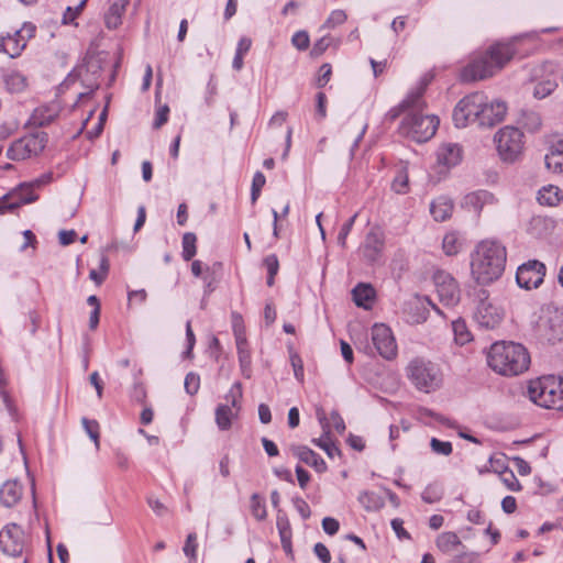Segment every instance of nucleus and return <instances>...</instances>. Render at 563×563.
Wrapping results in <instances>:
<instances>
[{"label": "nucleus", "mask_w": 563, "mask_h": 563, "mask_svg": "<svg viewBox=\"0 0 563 563\" xmlns=\"http://www.w3.org/2000/svg\"><path fill=\"white\" fill-rule=\"evenodd\" d=\"M506 261L504 245L496 241H482L471 255V274L477 284L489 285L500 278Z\"/></svg>", "instance_id": "obj_1"}, {"label": "nucleus", "mask_w": 563, "mask_h": 563, "mask_svg": "<svg viewBox=\"0 0 563 563\" xmlns=\"http://www.w3.org/2000/svg\"><path fill=\"white\" fill-rule=\"evenodd\" d=\"M487 363L500 375L516 376L528 369L530 355L520 343L495 342L487 354Z\"/></svg>", "instance_id": "obj_2"}, {"label": "nucleus", "mask_w": 563, "mask_h": 563, "mask_svg": "<svg viewBox=\"0 0 563 563\" xmlns=\"http://www.w3.org/2000/svg\"><path fill=\"white\" fill-rule=\"evenodd\" d=\"M515 55V48L509 43H497L489 49L475 57L461 71V80L465 82L482 80L500 70Z\"/></svg>", "instance_id": "obj_3"}, {"label": "nucleus", "mask_w": 563, "mask_h": 563, "mask_svg": "<svg viewBox=\"0 0 563 563\" xmlns=\"http://www.w3.org/2000/svg\"><path fill=\"white\" fill-rule=\"evenodd\" d=\"M533 334L541 343L556 344L563 340V308L545 305L533 322Z\"/></svg>", "instance_id": "obj_4"}, {"label": "nucleus", "mask_w": 563, "mask_h": 563, "mask_svg": "<svg viewBox=\"0 0 563 563\" xmlns=\"http://www.w3.org/2000/svg\"><path fill=\"white\" fill-rule=\"evenodd\" d=\"M406 372L411 384L420 391L431 393L442 384L440 367L422 357L411 360L407 365Z\"/></svg>", "instance_id": "obj_5"}, {"label": "nucleus", "mask_w": 563, "mask_h": 563, "mask_svg": "<svg viewBox=\"0 0 563 563\" xmlns=\"http://www.w3.org/2000/svg\"><path fill=\"white\" fill-rule=\"evenodd\" d=\"M560 378L550 375L530 382L528 396L531 401L544 408L563 410V395L560 393Z\"/></svg>", "instance_id": "obj_6"}, {"label": "nucleus", "mask_w": 563, "mask_h": 563, "mask_svg": "<svg viewBox=\"0 0 563 563\" xmlns=\"http://www.w3.org/2000/svg\"><path fill=\"white\" fill-rule=\"evenodd\" d=\"M523 133L515 126H504L494 136L499 157L506 163L516 162L523 152Z\"/></svg>", "instance_id": "obj_7"}, {"label": "nucleus", "mask_w": 563, "mask_h": 563, "mask_svg": "<svg viewBox=\"0 0 563 563\" xmlns=\"http://www.w3.org/2000/svg\"><path fill=\"white\" fill-rule=\"evenodd\" d=\"M422 110H413L402 121L404 132L418 143L427 142L437 132L439 119L435 115H423Z\"/></svg>", "instance_id": "obj_8"}, {"label": "nucleus", "mask_w": 563, "mask_h": 563, "mask_svg": "<svg viewBox=\"0 0 563 563\" xmlns=\"http://www.w3.org/2000/svg\"><path fill=\"white\" fill-rule=\"evenodd\" d=\"M474 319L481 328L487 330L497 328L504 319V310L489 300V292L484 288L476 291Z\"/></svg>", "instance_id": "obj_9"}, {"label": "nucleus", "mask_w": 563, "mask_h": 563, "mask_svg": "<svg viewBox=\"0 0 563 563\" xmlns=\"http://www.w3.org/2000/svg\"><path fill=\"white\" fill-rule=\"evenodd\" d=\"M48 141L46 132L40 131L25 135L14 141L7 151L8 158L12 161H22L38 155L45 148Z\"/></svg>", "instance_id": "obj_10"}, {"label": "nucleus", "mask_w": 563, "mask_h": 563, "mask_svg": "<svg viewBox=\"0 0 563 563\" xmlns=\"http://www.w3.org/2000/svg\"><path fill=\"white\" fill-rule=\"evenodd\" d=\"M485 95L476 91L465 96L455 106L452 119L456 128H465L470 123L476 122L481 107L484 106Z\"/></svg>", "instance_id": "obj_11"}, {"label": "nucleus", "mask_w": 563, "mask_h": 563, "mask_svg": "<svg viewBox=\"0 0 563 563\" xmlns=\"http://www.w3.org/2000/svg\"><path fill=\"white\" fill-rule=\"evenodd\" d=\"M545 265L538 260H530L517 268L516 282L520 288H538L545 276Z\"/></svg>", "instance_id": "obj_12"}, {"label": "nucleus", "mask_w": 563, "mask_h": 563, "mask_svg": "<svg viewBox=\"0 0 563 563\" xmlns=\"http://www.w3.org/2000/svg\"><path fill=\"white\" fill-rule=\"evenodd\" d=\"M242 396L241 384L235 383L229 394L225 396L228 402L231 405H219L216 408V423L222 431L229 430L232 426V420L238 417L240 407L238 399Z\"/></svg>", "instance_id": "obj_13"}, {"label": "nucleus", "mask_w": 563, "mask_h": 563, "mask_svg": "<svg viewBox=\"0 0 563 563\" xmlns=\"http://www.w3.org/2000/svg\"><path fill=\"white\" fill-rule=\"evenodd\" d=\"M429 82L430 80L427 78L421 79L418 86L408 93L406 99H404L397 107L388 111L387 118L390 121H394L405 111L410 113L413 110H422L426 106L423 95Z\"/></svg>", "instance_id": "obj_14"}, {"label": "nucleus", "mask_w": 563, "mask_h": 563, "mask_svg": "<svg viewBox=\"0 0 563 563\" xmlns=\"http://www.w3.org/2000/svg\"><path fill=\"white\" fill-rule=\"evenodd\" d=\"M0 548L10 556H19L24 549V532L20 526L11 523L0 531Z\"/></svg>", "instance_id": "obj_15"}, {"label": "nucleus", "mask_w": 563, "mask_h": 563, "mask_svg": "<svg viewBox=\"0 0 563 563\" xmlns=\"http://www.w3.org/2000/svg\"><path fill=\"white\" fill-rule=\"evenodd\" d=\"M434 284L440 301L453 307L460 301V288L456 280L448 273L438 272L434 275Z\"/></svg>", "instance_id": "obj_16"}, {"label": "nucleus", "mask_w": 563, "mask_h": 563, "mask_svg": "<svg viewBox=\"0 0 563 563\" xmlns=\"http://www.w3.org/2000/svg\"><path fill=\"white\" fill-rule=\"evenodd\" d=\"M372 341L378 354L391 360L397 354V344L391 330L385 324H375L372 328Z\"/></svg>", "instance_id": "obj_17"}, {"label": "nucleus", "mask_w": 563, "mask_h": 563, "mask_svg": "<svg viewBox=\"0 0 563 563\" xmlns=\"http://www.w3.org/2000/svg\"><path fill=\"white\" fill-rule=\"evenodd\" d=\"M385 245L384 234L383 232L374 228L372 229L365 238L362 253L363 257L368 262L369 264H375L379 261L383 254Z\"/></svg>", "instance_id": "obj_18"}, {"label": "nucleus", "mask_w": 563, "mask_h": 563, "mask_svg": "<svg viewBox=\"0 0 563 563\" xmlns=\"http://www.w3.org/2000/svg\"><path fill=\"white\" fill-rule=\"evenodd\" d=\"M507 111L503 101L488 102L485 96L484 106L479 109L477 124L481 126H493L504 120Z\"/></svg>", "instance_id": "obj_19"}, {"label": "nucleus", "mask_w": 563, "mask_h": 563, "mask_svg": "<svg viewBox=\"0 0 563 563\" xmlns=\"http://www.w3.org/2000/svg\"><path fill=\"white\" fill-rule=\"evenodd\" d=\"M34 184H23L12 194L4 196L5 200H12L0 203V212L4 213L7 210H14L22 205L31 203L37 200V196L33 192Z\"/></svg>", "instance_id": "obj_20"}, {"label": "nucleus", "mask_w": 563, "mask_h": 563, "mask_svg": "<svg viewBox=\"0 0 563 563\" xmlns=\"http://www.w3.org/2000/svg\"><path fill=\"white\" fill-rule=\"evenodd\" d=\"M463 150L457 143L442 144L437 151V163L444 170H448L462 161Z\"/></svg>", "instance_id": "obj_21"}, {"label": "nucleus", "mask_w": 563, "mask_h": 563, "mask_svg": "<svg viewBox=\"0 0 563 563\" xmlns=\"http://www.w3.org/2000/svg\"><path fill=\"white\" fill-rule=\"evenodd\" d=\"M22 31H26L29 37L33 36L35 27L31 24H25L22 30H16L13 34L8 33L5 35L7 55L11 58L20 56L21 52L26 46V41L21 34Z\"/></svg>", "instance_id": "obj_22"}, {"label": "nucleus", "mask_w": 563, "mask_h": 563, "mask_svg": "<svg viewBox=\"0 0 563 563\" xmlns=\"http://www.w3.org/2000/svg\"><path fill=\"white\" fill-rule=\"evenodd\" d=\"M291 452L301 462L313 467L318 473H323L328 468L324 460L306 445H292Z\"/></svg>", "instance_id": "obj_23"}, {"label": "nucleus", "mask_w": 563, "mask_h": 563, "mask_svg": "<svg viewBox=\"0 0 563 563\" xmlns=\"http://www.w3.org/2000/svg\"><path fill=\"white\" fill-rule=\"evenodd\" d=\"M317 417L324 430V435L318 440L314 439L312 442L322 449L330 459H333L335 455H340L341 451L329 438V423L324 411L322 409H318Z\"/></svg>", "instance_id": "obj_24"}, {"label": "nucleus", "mask_w": 563, "mask_h": 563, "mask_svg": "<svg viewBox=\"0 0 563 563\" xmlns=\"http://www.w3.org/2000/svg\"><path fill=\"white\" fill-rule=\"evenodd\" d=\"M236 349L241 373L245 378L252 376V357L245 336L235 333Z\"/></svg>", "instance_id": "obj_25"}, {"label": "nucleus", "mask_w": 563, "mask_h": 563, "mask_svg": "<svg viewBox=\"0 0 563 563\" xmlns=\"http://www.w3.org/2000/svg\"><path fill=\"white\" fill-rule=\"evenodd\" d=\"M426 303L431 305L437 312L440 310L427 298V297H416L412 301L408 302L409 309V320L412 323H421L424 322L428 318V310L426 308Z\"/></svg>", "instance_id": "obj_26"}, {"label": "nucleus", "mask_w": 563, "mask_h": 563, "mask_svg": "<svg viewBox=\"0 0 563 563\" xmlns=\"http://www.w3.org/2000/svg\"><path fill=\"white\" fill-rule=\"evenodd\" d=\"M22 497V485L16 481H7L0 488V503L5 507L16 505Z\"/></svg>", "instance_id": "obj_27"}, {"label": "nucleus", "mask_w": 563, "mask_h": 563, "mask_svg": "<svg viewBox=\"0 0 563 563\" xmlns=\"http://www.w3.org/2000/svg\"><path fill=\"white\" fill-rule=\"evenodd\" d=\"M276 527L280 537V542L286 554H292V545H291V527L289 519L285 512L278 510L276 518Z\"/></svg>", "instance_id": "obj_28"}, {"label": "nucleus", "mask_w": 563, "mask_h": 563, "mask_svg": "<svg viewBox=\"0 0 563 563\" xmlns=\"http://www.w3.org/2000/svg\"><path fill=\"white\" fill-rule=\"evenodd\" d=\"M453 208V201L448 197L441 196L431 202L430 212L435 221L443 222L452 216Z\"/></svg>", "instance_id": "obj_29"}, {"label": "nucleus", "mask_w": 563, "mask_h": 563, "mask_svg": "<svg viewBox=\"0 0 563 563\" xmlns=\"http://www.w3.org/2000/svg\"><path fill=\"white\" fill-rule=\"evenodd\" d=\"M545 166L548 169L563 174V140L554 143L550 152L544 157Z\"/></svg>", "instance_id": "obj_30"}, {"label": "nucleus", "mask_w": 563, "mask_h": 563, "mask_svg": "<svg viewBox=\"0 0 563 563\" xmlns=\"http://www.w3.org/2000/svg\"><path fill=\"white\" fill-rule=\"evenodd\" d=\"M352 296L355 305L368 309L375 298V289L369 284H357L353 290Z\"/></svg>", "instance_id": "obj_31"}, {"label": "nucleus", "mask_w": 563, "mask_h": 563, "mask_svg": "<svg viewBox=\"0 0 563 563\" xmlns=\"http://www.w3.org/2000/svg\"><path fill=\"white\" fill-rule=\"evenodd\" d=\"M57 115L58 108L56 106H41L33 111L31 122L36 126H46L51 124Z\"/></svg>", "instance_id": "obj_32"}, {"label": "nucleus", "mask_w": 563, "mask_h": 563, "mask_svg": "<svg viewBox=\"0 0 563 563\" xmlns=\"http://www.w3.org/2000/svg\"><path fill=\"white\" fill-rule=\"evenodd\" d=\"M494 199V195L489 191L478 190L466 195L464 201L466 206L472 207L475 212L479 213L486 205H492Z\"/></svg>", "instance_id": "obj_33"}, {"label": "nucleus", "mask_w": 563, "mask_h": 563, "mask_svg": "<svg viewBox=\"0 0 563 563\" xmlns=\"http://www.w3.org/2000/svg\"><path fill=\"white\" fill-rule=\"evenodd\" d=\"M357 500L366 511H377L385 506L384 498L378 494L369 490L361 492Z\"/></svg>", "instance_id": "obj_34"}, {"label": "nucleus", "mask_w": 563, "mask_h": 563, "mask_svg": "<svg viewBox=\"0 0 563 563\" xmlns=\"http://www.w3.org/2000/svg\"><path fill=\"white\" fill-rule=\"evenodd\" d=\"M4 85L10 92H21L26 87V78L16 70H10L3 75Z\"/></svg>", "instance_id": "obj_35"}, {"label": "nucleus", "mask_w": 563, "mask_h": 563, "mask_svg": "<svg viewBox=\"0 0 563 563\" xmlns=\"http://www.w3.org/2000/svg\"><path fill=\"white\" fill-rule=\"evenodd\" d=\"M437 547L443 553H450L454 548L461 545V540L455 532H442L437 538Z\"/></svg>", "instance_id": "obj_36"}, {"label": "nucleus", "mask_w": 563, "mask_h": 563, "mask_svg": "<svg viewBox=\"0 0 563 563\" xmlns=\"http://www.w3.org/2000/svg\"><path fill=\"white\" fill-rule=\"evenodd\" d=\"M252 46V40L246 37V36H243L239 40V43H238V46H236V51H235V55H234V58H233V62H232V67L233 69L235 70H241L242 67H243V57L244 55L250 51Z\"/></svg>", "instance_id": "obj_37"}, {"label": "nucleus", "mask_w": 563, "mask_h": 563, "mask_svg": "<svg viewBox=\"0 0 563 563\" xmlns=\"http://www.w3.org/2000/svg\"><path fill=\"white\" fill-rule=\"evenodd\" d=\"M560 189L555 186H547L539 190L538 201L545 206H555L560 201Z\"/></svg>", "instance_id": "obj_38"}, {"label": "nucleus", "mask_w": 563, "mask_h": 563, "mask_svg": "<svg viewBox=\"0 0 563 563\" xmlns=\"http://www.w3.org/2000/svg\"><path fill=\"white\" fill-rule=\"evenodd\" d=\"M452 329L454 333V340L457 344L464 345L472 340V334L467 329V325L464 320L459 319L453 321Z\"/></svg>", "instance_id": "obj_39"}, {"label": "nucleus", "mask_w": 563, "mask_h": 563, "mask_svg": "<svg viewBox=\"0 0 563 563\" xmlns=\"http://www.w3.org/2000/svg\"><path fill=\"white\" fill-rule=\"evenodd\" d=\"M124 11V4L113 3L106 14V25L110 30L117 29L121 24V15Z\"/></svg>", "instance_id": "obj_40"}, {"label": "nucleus", "mask_w": 563, "mask_h": 563, "mask_svg": "<svg viewBox=\"0 0 563 563\" xmlns=\"http://www.w3.org/2000/svg\"><path fill=\"white\" fill-rule=\"evenodd\" d=\"M197 236L192 232H187L183 236V258L188 262L192 260V257L197 253L196 247Z\"/></svg>", "instance_id": "obj_41"}, {"label": "nucleus", "mask_w": 563, "mask_h": 563, "mask_svg": "<svg viewBox=\"0 0 563 563\" xmlns=\"http://www.w3.org/2000/svg\"><path fill=\"white\" fill-rule=\"evenodd\" d=\"M443 251L446 255H456L461 249V242L455 232L446 233L442 242Z\"/></svg>", "instance_id": "obj_42"}, {"label": "nucleus", "mask_w": 563, "mask_h": 563, "mask_svg": "<svg viewBox=\"0 0 563 563\" xmlns=\"http://www.w3.org/2000/svg\"><path fill=\"white\" fill-rule=\"evenodd\" d=\"M81 424L86 431V433L89 435V438L93 441L97 449H99L100 442V427L97 420H91L86 417L81 419Z\"/></svg>", "instance_id": "obj_43"}, {"label": "nucleus", "mask_w": 563, "mask_h": 563, "mask_svg": "<svg viewBox=\"0 0 563 563\" xmlns=\"http://www.w3.org/2000/svg\"><path fill=\"white\" fill-rule=\"evenodd\" d=\"M500 481L511 492H520L522 489V486L517 479L515 473L508 467H504V470L500 471Z\"/></svg>", "instance_id": "obj_44"}, {"label": "nucleus", "mask_w": 563, "mask_h": 563, "mask_svg": "<svg viewBox=\"0 0 563 563\" xmlns=\"http://www.w3.org/2000/svg\"><path fill=\"white\" fill-rule=\"evenodd\" d=\"M251 511L257 520H264L267 517L265 503L257 493L251 496Z\"/></svg>", "instance_id": "obj_45"}, {"label": "nucleus", "mask_w": 563, "mask_h": 563, "mask_svg": "<svg viewBox=\"0 0 563 563\" xmlns=\"http://www.w3.org/2000/svg\"><path fill=\"white\" fill-rule=\"evenodd\" d=\"M418 415H419L420 419L432 418L437 422H439L443 426L450 427V428H455V426H456L455 422L451 421L449 418H446L438 412H434L433 410L428 409V408H423V407L419 408Z\"/></svg>", "instance_id": "obj_46"}, {"label": "nucleus", "mask_w": 563, "mask_h": 563, "mask_svg": "<svg viewBox=\"0 0 563 563\" xmlns=\"http://www.w3.org/2000/svg\"><path fill=\"white\" fill-rule=\"evenodd\" d=\"M443 489L438 485H429L421 494V498L427 504H434L442 499Z\"/></svg>", "instance_id": "obj_47"}, {"label": "nucleus", "mask_w": 563, "mask_h": 563, "mask_svg": "<svg viewBox=\"0 0 563 563\" xmlns=\"http://www.w3.org/2000/svg\"><path fill=\"white\" fill-rule=\"evenodd\" d=\"M266 178L262 172H256L253 176L251 188V201L255 203L261 195L262 188L265 186Z\"/></svg>", "instance_id": "obj_48"}, {"label": "nucleus", "mask_w": 563, "mask_h": 563, "mask_svg": "<svg viewBox=\"0 0 563 563\" xmlns=\"http://www.w3.org/2000/svg\"><path fill=\"white\" fill-rule=\"evenodd\" d=\"M430 446L433 453L439 455L448 456L452 453V443L449 441H441L437 438H432L430 441Z\"/></svg>", "instance_id": "obj_49"}, {"label": "nucleus", "mask_w": 563, "mask_h": 563, "mask_svg": "<svg viewBox=\"0 0 563 563\" xmlns=\"http://www.w3.org/2000/svg\"><path fill=\"white\" fill-rule=\"evenodd\" d=\"M184 387L187 394L190 396H194L198 393L200 387V377L199 375L190 372L186 375Z\"/></svg>", "instance_id": "obj_50"}, {"label": "nucleus", "mask_w": 563, "mask_h": 563, "mask_svg": "<svg viewBox=\"0 0 563 563\" xmlns=\"http://www.w3.org/2000/svg\"><path fill=\"white\" fill-rule=\"evenodd\" d=\"M347 19L346 13L343 10H334L330 13L329 18L323 24V27L333 29L336 25L343 24Z\"/></svg>", "instance_id": "obj_51"}, {"label": "nucleus", "mask_w": 563, "mask_h": 563, "mask_svg": "<svg viewBox=\"0 0 563 563\" xmlns=\"http://www.w3.org/2000/svg\"><path fill=\"white\" fill-rule=\"evenodd\" d=\"M183 551L186 556H188L191 561H195L197 558V536L196 533L191 532L187 536L185 545L183 548Z\"/></svg>", "instance_id": "obj_52"}, {"label": "nucleus", "mask_w": 563, "mask_h": 563, "mask_svg": "<svg viewBox=\"0 0 563 563\" xmlns=\"http://www.w3.org/2000/svg\"><path fill=\"white\" fill-rule=\"evenodd\" d=\"M292 45L299 51H306L309 47L310 38L306 31H297L291 37Z\"/></svg>", "instance_id": "obj_53"}, {"label": "nucleus", "mask_w": 563, "mask_h": 563, "mask_svg": "<svg viewBox=\"0 0 563 563\" xmlns=\"http://www.w3.org/2000/svg\"><path fill=\"white\" fill-rule=\"evenodd\" d=\"M356 217H357V213L352 216L340 229V232L338 234V244L341 245L342 247H345L346 238L350 234V232L354 225Z\"/></svg>", "instance_id": "obj_54"}, {"label": "nucleus", "mask_w": 563, "mask_h": 563, "mask_svg": "<svg viewBox=\"0 0 563 563\" xmlns=\"http://www.w3.org/2000/svg\"><path fill=\"white\" fill-rule=\"evenodd\" d=\"M331 44V37L329 36H323L321 38H319L312 46L311 51H310V55L311 57H319L321 56L327 49L328 47L330 46Z\"/></svg>", "instance_id": "obj_55"}, {"label": "nucleus", "mask_w": 563, "mask_h": 563, "mask_svg": "<svg viewBox=\"0 0 563 563\" xmlns=\"http://www.w3.org/2000/svg\"><path fill=\"white\" fill-rule=\"evenodd\" d=\"M290 363L294 368V374L297 380L303 382V363L299 354L296 352L290 353Z\"/></svg>", "instance_id": "obj_56"}, {"label": "nucleus", "mask_w": 563, "mask_h": 563, "mask_svg": "<svg viewBox=\"0 0 563 563\" xmlns=\"http://www.w3.org/2000/svg\"><path fill=\"white\" fill-rule=\"evenodd\" d=\"M331 74H332L331 65L328 63L322 64L319 68V74H318L317 81H316L317 87H319V88L324 87L328 84V81L330 80Z\"/></svg>", "instance_id": "obj_57"}, {"label": "nucleus", "mask_w": 563, "mask_h": 563, "mask_svg": "<svg viewBox=\"0 0 563 563\" xmlns=\"http://www.w3.org/2000/svg\"><path fill=\"white\" fill-rule=\"evenodd\" d=\"M393 189L397 192V194H405L407 191V187H408V176H407V173L405 170H401L394 179L393 181V185H391Z\"/></svg>", "instance_id": "obj_58"}, {"label": "nucleus", "mask_w": 563, "mask_h": 563, "mask_svg": "<svg viewBox=\"0 0 563 563\" xmlns=\"http://www.w3.org/2000/svg\"><path fill=\"white\" fill-rule=\"evenodd\" d=\"M86 2H87V0H81L79 2V4L75 8L67 7L66 11L64 13V16H63V22L65 24L73 22L77 18V15L81 12L84 7L86 5Z\"/></svg>", "instance_id": "obj_59"}, {"label": "nucleus", "mask_w": 563, "mask_h": 563, "mask_svg": "<svg viewBox=\"0 0 563 563\" xmlns=\"http://www.w3.org/2000/svg\"><path fill=\"white\" fill-rule=\"evenodd\" d=\"M147 505L148 507L157 515V516H165L168 512L167 507L161 503L157 498L154 496L147 497Z\"/></svg>", "instance_id": "obj_60"}, {"label": "nucleus", "mask_w": 563, "mask_h": 563, "mask_svg": "<svg viewBox=\"0 0 563 563\" xmlns=\"http://www.w3.org/2000/svg\"><path fill=\"white\" fill-rule=\"evenodd\" d=\"M292 504L296 510L300 514L303 519H308L311 515L309 505L301 497H294Z\"/></svg>", "instance_id": "obj_61"}, {"label": "nucleus", "mask_w": 563, "mask_h": 563, "mask_svg": "<svg viewBox=\"0 0 563 563\" xmlns=\"http://www.w3.org/2000/svg\"><path fill=\"white\" fill-rule=\"evenodd\" d=\"M268 275H277L279 269V262L275 254L267 255L263 261Z\"/></svg>", "instance_id": "obj_62"}, {"label": "nucleus", "mask_w": 563, "mask_h": 563, "mask_svg": "<svg viewBox=\"0 0 563 563\" xmlns=\"http://www.w3.org/2000/svg\"><path fill=\"white\" fill-rule=\"evenodd\" d=\"M169 108L168 106H162L156 111V118L154 120L153 126L154 129H159L164 125L168 120Z\"/></svg>", "instance_id": "obj_63"}, {"label": "nucleus", "mask_w": 563, "mask_h": 563, "mask_svg": "<svg viewBox=\"0 0 563 563\" xmlns=\"http://www.w3.org/2000/svg\"><path fill=\"white\" fill-rule=\"evenodd\" d=\"M313 552L322 563H330L331 554H330V551L328 550V548L323 543H321V542L316 543L314 548H313Z\"/></svg>", "instance_id": "obj_64"}]
</instances>
